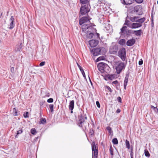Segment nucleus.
<instances>
[{"label": "nucleus", "mask_w": 158, "mask_h": 158, "mask_svg": "<svg viewBox=\"0 0 158 158\" xmlns=\"http://www.w3.org/2000/svg\"><path fill=\"white\" fill-rule=\"evenodd\" d=\"M106 52V50L103 47L93 48L92 50V53L94 56H97L100 54H103Z\"/></svg>", "instance_id": "obj_1"}, {"label": "nucleus", "mask_w": 158, "mask_h": 158, "mask_svg": "<svg viewBox=\"0 0 158 158\" xmlns=\"http://www.w3.org/2000/svg\"><path fill=\"white\" fill-rule=\"evenodd\" d=\"M126 65V63L122 62L117 63L115 64V69L117 73L119 74L122 70L125 69Z\"/></svg>", "instance_id": "obj_2"}, {"label": "nucleus", "mask_w": 158, "mask_h": 158, "mask_svg": "<svg viewBox=\"0 0 158 158\" xmlns=\"http://www.w3.org/2000/svg\"><path fill=\"white\" fill-rule=\"evenodd\" d=\"M98 67L99 70L102 73L107 72L106 70L110 69L107 64L103 62L99 63L98 65Z\"/></svg>", "instance_id": "obj_3"}, {"label": "nucleus", "mask_w": 158, "mask_h": 158, "mask_svg": "<svg viewBox=\"0 0 158 158\" xmlns=\"http://www.w3.org/2000/svg\"><path fill=\"white\" fill-rule=\"evenodd\" d=\"M87 117L84 114H80L78 116V120L77 122L78 126L81 127L83 126L85 123V120L86 119Z\"/></svg>", "instance_id": "obj_4"}, {"label": "nucleus", "mask_w": 158, "mask_h": 158, "mask_svg": "<svg viewBox=\"0 0 158 158\" xmlns=\"http://www.w3.org/2000/svg\"><path fill=\"white\" fill-rule=\"evenodd\" d=\"M91 23H87L83 24L82 26V30L85 33H87L88 32L92 31L93 28Z\"/></svg>", "instance_id": "obj_5"}, {"label": "nucleus", "mask_w": 158, "mask_h": 158, "mask_svg": "<svg viewBox=\"0 0 158 158\" xmlns=\"http://www.w3.org/2000/svg\"><path fill=\"white\" fill-rule=\"evenodd\" d=\"M92 158H97L98 155V149L96 147V145L95 146L94 142H93L92 143Z\"/></svg>", "instance_id": "obj_6"}, {"label": "nucleus", "mask_w": 158, "mask_h": 158, "mask_svg": "<svg viewBox=\"0 0 158 158\" xmlns=\"http://www.w3.org/2000/svg\"><path fill=\"white\" fill-rule=\"evenodd\" d=\"M89 10V5H85L81 6L80 8V12L81 15H85L87 13Z\"/></svg>", "instance_id": "obj_7"}, {"label": "nucleus", "mask_w": 158, "mask_h": 158, "mask_svg": "<svg viewBox=\"0 0 158 158\" xmlns=\"http://www.w3.org/2000/svg\"><path fill=\"white\" fill-rule=\"evenodd\" d=\"M118 54L119 56L121 59L124 61L126 58V50L124 48H121L118 52Z\"/></svg>", "instance_id": "obj_8"}, {"label": "nucleus", "mask_w": 158, "mask_h": 158, "mask_svg": "<svg viewBox=\"0 0 158 158\" xmlns=\"http://www.w3.org/2000/svg\"><path fill=\"white\" fill-rule=\"evenodd\" d=\"M90 19L87 17H83L81 18L79 20V24L80 25L83 24L89 23Z\"/></svg>", "instance_id": "obj_9"}, {"label": "nucleus", "mask_w": 158, "mask_h": 158, "mask_svg": "<svg viewBox=\"0 0 158 158\" xmlns=\"http://www.w3.org/2000/svg\"><path fill=\"white\" fill-rule=\"evenodd\" d=\"M121 3L124 5H130L134 2V0H121Z\"/></svg>", "instance_id": "obj_10"}, {"label": "nucleus", "mask_w": 158, "mask_h": 158, "mask_svg": "<svg viewBox=\"0 0 158 158\" xmlns=\"http://www.w3.org/2000/svg\"><path fill=\"white\" fill-rule=\"evenodd\" d=\"M89 45L91 47H94L97 45L98 41L97 40H92L89 42Z\"/></svg>", "instance_id": "obj_11"}, {"label": "nucleus", "mask_w": 158, "mask_h": 158, "mask_svg": "<svg viewBox=\"0 0 158 158\" xmlns=\"http://www.w3.org/2000/svg\"><path fill=\"white\" fill-rule=\"evenodd\" d=\"M118 47L116 45L111 46L110 48V52L111 53L114 54L118 50Z\"/></svg>", "instance_id": "obj_12"}, {"label": "nucleus", "mask_w": 158, "mask_h": 158, "mask_svg": "<svg viewBox=\"0 0 158 158\" xmlns=\"http://www.w3.org/2000/svg\"><path fill=\"white\" fill-rule=\"evenodd\" d=\"M142 26V24L141 23H133L131 24V29H135L138 28Z\"/></svg>", "instance_id": "obj_13"}, {"label": "nucleus", "mask_w": 158, "mask_h": 158, "mask_svg": "<svg viewBox=\"0 0 158 158\" xmlns=\"http://www.w3.org/2000/svg\"><path fill=\"white\" fill-rule=\"evenodd\" d=\"M135 42V39L132 38L128 40L126 43V44L129 46H131L134 44Z\"/></svg>", "instance_id": "obj_14"}, {"label": "nucleus", "mask_w": 158, "mask_h": 158, "mask_svg": "<svg viewBox=\"0 0 158 158\" xmlns=\"http://www.w3.org/2000/svg\"><path fill=\"white\" fill-rule=\"evenodd\" d=\"M128 78H129V75L128 74H127L125 78V79L124 81V89L125 90H126V87L127 85V84L128 80Z\"/></svg>", "instance_id": "obj_15"}, {"label": "nucleus", "mask_w": 158, "mask_h": 158, "mask_svg": "<svg viewBox=\"0 0 158 158\" xmlns=\"http://www.w3.org/2000/svg\"><path fill=\"white\" fill-rule=\"evenodd\" d=\"M10 21L11 22L10 23V27L9 29H12L15 27V24L14 23V22L15 21V19L13 16H11L10 19Z\"/></svg>", "instance_id": "obj_16"}, {"label": "nucleus", "mask_w": 158, "mask_h": 158, "mask_svg": "<svg viewBox=\"0 0 158 158\" xmlns=\"http://www.w3.org/2000/svg\"><path fill=\"white\" fill-rule=\"evenodd\" d=\"M74 101L73 100L70 101L69 106V109L71 110V113H73V110L74 107Z\"/></svg>", "instance_id": "obj_17"}, {"label": "nucleus", "mask_w": 158, "mask_h": 158, "mask_svg": "<svg viewBox=\"0 0 158 158\" xmlns=\"http://www.w3.org/2000/svg\"><path fill=\"white\" fill-rule=\"evenodd\" d=\"M139 17L138 16L129 17L128 16V18L132 22L138 23Z\"/></svg>", "instance_id": "obj_18"}, {"label": "nucleus", "mask_w": 158, "mask_h": 158, "mask_svg": "<svg viewBox=\"0 0 158 158\" xmlns=\"http://www.w3.org/2000/svg\"><path fill=\"white\" fill-rule=\"evenodd\" d=\"M22 43L16 45L15 48V51L16 52L21 51L22 49Z\"/></svg>", "instance_id": "obj_19"}, {"label": "nucleus", "mask_w": 158, "mask_h": 158, "mask_svg": "<svg viewBox=\"0 0 158 158\" xmlns=\"http://www.w3.org/2000/svg\"><path fill=\"white\" fill-rule=\"evenodd\" d=\"M141 9V8L140 6H137L134 7V11L139 15L140 14L139 13V12Z\"/></svg>", "instance_id": "obj_20"}, {"label": "nucleus", "mask_w": 158, "mask_h": 158, "mask_svg": "<svg viewBox=\"0 0 158 158\" xmlns=\"http://www.w3.org/2000/svg\"><path fill=\"white\" fill-rule=\"evenodd\" d=\"M135 35L137 36H140L143 33L141 30L140 29L138 30L133 31Z\"/></svg>", "instance_id": "obj_21"}, {"label": "nucleus", "mask_w": 158, "mask_h": 158, "mask_svg": "<svg viewBox=\"0 0 158 158\" xmlns=\"http://www.w3.org/2000/svg\"><path fill=\"white\" fill-rule=\"evenodd\" d=\"M91 32H88L87 33H85L86 34V36L88 38L91 39L94 36L93 33Z\"/></svg>", "instance_id": "obj_22"}, {"label": "nucleus", "mask_w": 158, "mask_h": 158, "mask_svg": "<svg viewBox=\"0 0 158 158\" xmlns=\"http://www.w3.org/2000/svg\"><path fill=\"white\" fill-rule=\"evenodd\" d=\"M118 44L122 46H124L125 45L126 40H125L122 39L120 40L118 42Z\"/></svg>", "instance_id": "obj_23"}, {"label": "nucleus", "mask_w": 158, "mask_h": 158, "mask_svg": "<svg viewBox=\"0 0 158 158\" xmlns=\"http://www.w3.org/2000/svg\"><path fill=\"white\" fill-rule=\"evenodd\" d=\"M81 3L82 4L89 5V0H80Z\"/></svg>", "instance_id": "obj_24"}, {"label": "nucleus", "mask_w": 158, "mask_h": 158, "mask_svg": "<svg viewBox=\"0 0 158 158\" xmlns=\"http://www.w3.org/2000/svg\"><path fill=\"white\" fill-rule=\"evenodd\" d=\"M132 24V23H131L129 20H126L125 21V22L124 24V25H127L128 27L130 28L131 26V24Z\"/></svg>", "instance_id": "obj_25"}, {"label": "nucleus", "mask_w": 158, "mask_h": 158, "mask_svg": "<svg viewBox=\"0 0 158 158\" xmlns=\"http://www.w3.org/2000/svg\"><path fill=\"white\" fill-rule=\"evenodd\" d=\"M46 123V120L45 118H42L40 119V121L39 122L40 124H44Z\"/></svg>", "instance_id": "obj_26"}, {"label": "nucleus", "mask_w": 158, "mask_h": 158, "mask_svg": "<svg viewBox=\"0 0 158 158\" xmlns=\"http://www.w3.org/2000/svg\"><path fill=\"white\" fill-rule=\"evenodd\" d=\"M106 129H107V130L108 131L109 133V134L110 135H113V131L112 130L111 128L109 126L107 127L106 128Z\"/></svg>", "instance_id": "obj_27"}, {"label": "nucleus", "mask_w": 158, "mask_h": 158, "mask_svg": "<svg viewBox=\"0 0 158 158\" xmlns=\"http://www.w3.org/2000/svg\"><path fill=\"white\" fill-rule=\"evenodd\" d=\"M146 19L145 18L143 17L141 19H138V23H141L142 26V23H143L145 21Z\"/></svg>", "instance_id": "obj_28"}, {"label": "nucleus", "mask_w": 158, "mask_h": 158, "mask_svg": "<svg viewBox=\"0 0 158 158\" xmlns=\"http://www.w3.org/2000/svg\"><path fill=\"white\" fill-rule=\"evenodd\" d=\"M12 114L14 116L18 115L17 110L15 108H13L12 110Z\"/></svg>", "instance_id": "obj_29"}, {"label": "nucleus", "mask_w": 158, "mask_h": 158, "mask_svg": "<svg viewBox=\"0 0 158 158\" xmlns=\"http://www.w3.org/2000/svg\"><path fill=\"white\" fill-rule=\"evenodd\" d=\"M23 132V130L22 128H20L19 130L17 131L16 135L15 136V138H17L18 137V135L21 134Z\"/></svg>", "instance_id": "obj_30"}, {"label": "nucleus", "mask_w": 158, "mask_h": 158, "mask_svg": "<svg viewBox=\"0 0 158 158\" xmlns=\"http://www.w3.org/2000/svg\"><path fill=\"white\" fill-rule=\"evenodd\" d=\"M126 146V148L128 149H130V143L129 141L127 140H126L125 142Z\"/></svg>", "instance_id": "obj_31"}, {"label": "nucleus", "mask_w": 158, "mask_h": 158, "mask_svg": "<svg viewBox=\"0 0 158 158\" xmlns=\"http://www.w3.org/2000/svg\"><path fill=\"white\" fill-rule=\"evenodd\" d=\"M113 143L114 144H117L118 143V140L117 138H114L112 139V141Z\"/></svg>", "instance_id": "obj_32"}, {"label": "nucleus", "mask_w": 158, "mask_h": 158, "mask_svg": "<svg viewBox=\"0 0 158 158\" xmlns=\"http://www.w3.org/2000/svg\"><path fill=\"white\" fill-rule=\"evenodd\" d=\"M144 154L147 157H149L150 156V154L148 151L147 150H144Z\"/></svg>", "instance_id": "obj_33"}, {"label": "nucleus", "mask_w": 158, "mask_h": 158, "mask_svg": "<svg viewBox=\"0 0 158 158\" xmlns=\"http://www.w3.org/2000/svg\"><path fill=\"white\" fill-rule=\"evenodd\" d=\"M126 28H127L126 26H124L121 29V31L120 32V33L122 34V33L124 32Z\"/></svg>", "instance_id": "obj_34"}, {"label": "nucleus", "mask_w": 158, "mask_h": 158, "mask_svg": "<svg viewBox=\"0 0 158 158\" xmlns=\"http://www.w3.org/2000/svg\"><path fill=\"white\" fill-rule=\"evenodd\" d=\"M31 133L33 135H35L36 133L35 129L34 128H32L31 131Z\"/></svg>", "instance_id": "obj_35"}, {"label": "nucleus", "mask_w": 158, "mask_h": 158, "mask_svg": "<svg viewBox=\"0 0 158 158\" xmlns=\"http://www.w3.org/2000/svg\"><path fill=\"white\" fill-rule=\"evenodd\" d=\"M53 107L54 105L53 104H50L49 105V108L50 110V111L51 112H53Z\"/></svg>", "instance_id": "obj_36"}, {"label": "nucleus", "mask_w": 158, "mask_h": 158, "mask_svg": "<svg viewBox=\"0 0 158 158\" xmlns=\"http://www.w3.org/2000/svg\"><path fill=\"white\" fill-rule=\"evenodd\" d=\"M110 155L112 156H113L114 155L113 149L112 148V147L111 146H110Z\"/></svg>", "instance_id": "obj_37"}, {"label": "nucleus", "mask_w": 158, "mask_h": 158, "mask_svg": "<svg viewBox=\"0 0 158 158\" xmlns=\"http://www.w3.org/2000/svg\"><path fill=\"white\" fill-rule=\"evenodd\" d=\"M77 64L81 72H83V73H84V70L80 66V65L77 63Z\"/></svg>", "instance_id": "obj_38"}, {"label": "nucleus", "mask_w": 158, "mask_h": 158, "mask_svg": "<svg viewBox=\"0 0 158 158\" xmlns=\"http://www.w3.org/2000/svg\"><path fill=\"white\" fill-rule=\"evenodd\" d=\"M28 112H26V113H24L23 114V116L25 118H28Z\"/></svg>", "instance_id": "obj_39"}, {"label": "nucleus", "mask_w": 158, "mask_h": 158, "mask_svg": "<svg viewBox=\"0 0 158 158\" xmlns=\"http://www.w3.org/2000/svg\"><path fill=\"white\" fill-rule=\"evenodd\" d=\"M106 89L108 90L110 93H111L112 92V90L109 86H106Z\"/></svg>", "instance_id": "obj_40"}, {"label": "nucleus", "mask_w": 158, "mask_h": 158, "mask_svg": "<svg viewBox=\"0 0 158 158\" xmlns=\"http://www.w3.org/2000/svg\"><path fill=\"white\" fill-rule=\"evenodd\" d=\"M53 101V100L52 98H50L48 99L47 102L48 103H52Z\"/></svg>", "instance_id": "obj_41"}, {"label": "nucleus", "mask_w": 158, "mask_h": 158, "mask_svg": "<svg viewBox=\"0 0 158 158\" xmlns=\"http://www.w3.org/2000/svg\"><path fill=\"white\" fill-rule=\"evenodd\" d=\"M104 59V57L103 56H100L99 57L98 59H97V60L98 61H100L101 60H102Z\"/></svg>", "instance_id": "obj_42"}, {"label": "nucleus", "mask_w": 158, "mask_h": 158, "mask_svg": "<svg viewBox=\"0 0 158 158\" xmlns=\"http://www.w3.org/2000/svg\"><path fill=\"white\" fill-rule=\"evenodd\" d=\"M135 1L136 2L139 3H141L143 1V0H135Z\"/></svg>", "instance_id": "obj_43"}, {"label": "nucleus", "mask_w": 158, "mask_h": 158, "mask_svg": "<svg viewBox=\"0 0 158 158\" xmlns=\"http://www.w3.org/2000/svg\"><path fill=\"white\" fill-rule=\"evenodd\" d=\"M96 104L98 107L100 108V105L98 101H97L96 102Z\"/></svg>", "instance_id": "obj_44"}, {"label": "nucleus", "mask_w": 158, "mask_h": 158, "mask_svg": "<svg viewBox=\"0 0 158 158\" xmlns=\"http://www.w3.org/2000/svg\"><path fill=\"white\" fill-rule=\"evenodd\" d=\"M45 62L44 61H43L40 63V66H43L45 64Z\"/></svg>", "instance_id": "obj_45"}, {"label": "nucleus", "mask_w": 158, "mask_h": 158, "mask_svg": "<svg viewBox=\"0 0 158 158\" xmlns=\"http://www.w3.org/2000/svg\"><path fill=\"white\" fill-rule=\"evenodd\" d=\"M143 63V61L142 59L139 60V64L140 65H141Z\"/></svg>", "instance_id": "obj_46"}, {"label": "nucleus", "mask_w": 158, "mask_h": 158, "mask_svg": "<svg viewBox=\"0 0 158 158\" xmlns=\"http://www.w3.org/2000/svg\"><path fill=\"white\" fill-rule=\"evenodd\" d=\"M117 100L118 101V102H121V98L120 97H118L117 98Z\"/></svg>", "instance_id": "obj_47"}, {"label": "nucleus", "mask_w": 158, "mask_h": 158, "mask_svg": "<svg viewBox=\"0 0 158 158\" xmlns=\"http://www.w3.org/2000/svg\"><path fill=\"white\" fill-rule=\"evenodd\" d=\"M10 71L12 73H14V68L12 67L10 69Z\"/></svg>", "instance_id": "obj_48"}, {"label": "nucleus", "mask_w": 158, "mask_h": 158, "mask_svg": "<svg viewBox=\"0 0 158 158\" xmlns=\"http://www.w3.org/2000/svg\"><path fill=\"white\" fill-rule=\"evenodd\" d=\"M93 133H94V131H93V130H90V132L89 133V135H92Z\"/></svg>", "instance_id": "obj_49"}, {"label": "nucleus", "mask_w": 158, "mask_h": 158, "mask_svg": "<svg viewBox=\"0 0 158 158\" xmlns=\"http://www.w3.org/2000/svg\"><path fill=\"white\" fill-rule=\"evenodd\" d=\"M131 156V158H133V155L132 152H131L130 154Z\"/></svg>", "instance_id": "obj_50"}, {"label": "nucleus", "mask_w": 158, "mask_h": 158, "mask_svg": "<svg viewBox=\"0 0 158 158\" xmlns=\"http://www.w3.org/2000/svg\"><path fill=\"white\" fill-rule=\"evenodd\" d=\"M120 111H121L120 110V109H118L117 110L116 112L117 113H120Z\"/></svg>", "instance_id": "obj_51"}, {"label": "nucleus", "mask_w": 158, "mask_h": 158, "mask_svg": "<svg viewBox=\"0 0 158 158\" xmlns=\"http://www.w3.org/2000/svg\"><path fill=\"white\" fill-rule=\"evenodd\" d=\"M135 31L134 30H129V31L131 33H132V34H134V32L133 31Z\"/></svg>", "instance_id": "obj_52"}, {"label": "nucleus", "mask_w": 158, "mask_h": 158, "mask_svg": "<svg viewBox=\"0 0 158 158\" xmlns=\"http://www.w3.org/2000/svg\"><path fill=\"white\" fill-rule=\"evenodd\" d=\"M118 83V82L117 81H115L113 82V83L114 84H117Z\"/></svg>", "instance_id": "obj_53"}, {"label": "nucleus", "mask_w": 158, "mask_h": 158, "mask_svg": "<svg viewBox=\"0 0 158 158\" xmlns=\"http://www.w3.org/2000/svg\"><path fill=\"white\" fill-rule=\"evenodd\" d=\"M83 75V76H84V77H85V73H84H84H83V72H81Z\"/></svg>", "instance_id": "obj_54"}, {"label": "nucleus", "mask_w": 158, "mask_h": 158, "mask_svg": "<svg viewBox=\"0 0 158 158\" xmlns=\"http://www.w3.org/2000/svg\"><path fill=\"white\" fill-rule=\"evenodd\" d=\"M152 107H153V108H155V107H154L153 106H152Z\"/></svg>", "instance_id": "obj_55"}, {"label": "nucleus", "mask_w": 158, "mask_h": 158, "mask_svg": "<svg viewBox=\"0 0 158 158\" xmlns=\"http://www.w3.org/2000/svg\"><path fill=\"white\" fill-rule=\"evenodd\" d=\"M157 3L158 4V1H157Z\"/></svg>", "instance_id": "obj_56"}, {"label": "nucleus", "mask_w": 158, "mask_h": 158, "mask_svg": "<svg viewBox=\"0 0 158 158\" xmlns=\"http://www.w3.org/2000/svg\"><path fill=\"white\" fill-rule=\"evenodd\" d=\"M152 25H154V24H153V23H152Z\"/></svg>", "instance_id": "obj_57"}, {"label": "nucleus", "mask_w": 158, "mask_h": 158, "mask_svg": "<svg viewBox=\"0 0 158 158\" xmlns=\"http://www.w3.org/2000/svg\"><path fill=\"white\" fill-rule=\"evenodd\" d=\"M152 25H154V24H153V23H152Z\"/></svg>", "instance_id": "obj_58"}, {"label": "nucleus", "mask_w": 158, "mask_h": 158, "mask_svg": "<svg viewBox=\"0 0 158 158\" xmlns=\"http://www.w3.org/2000/svg\"><path fill=\"white\" fill-rule=\"evenodd\" d=\"M108 78H109V79H110V77H109Z\"/></svg>", "instance_id": "obj_59"}]
</instances>
